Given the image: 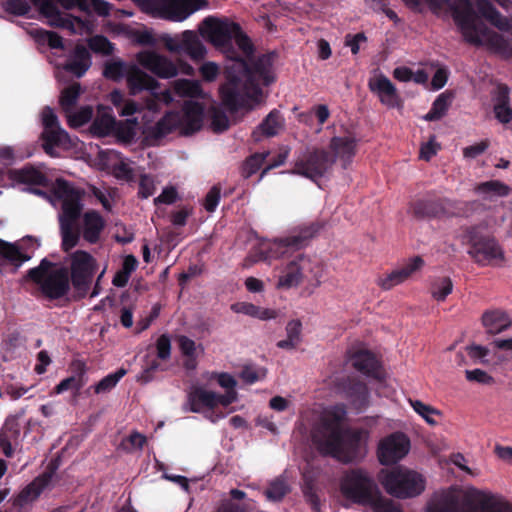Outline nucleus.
Here are the masks:
<instances>
[{"label":"nucleus","instance_id":"1","mask_svg":"<svg viewBox=\"0 0 512 512\" xmlns=\"http://www.w3.org/2000/svg\"><path fill=\"white\" fill-rule=\"evenodd\" d=\"M347 410L344 404L325 409L313 432V441L321 454L348 464L361 461L367 452L368 432L345 427Z\"/></svg>","mask_w":512,"mask_h":512},{"label":"nucleus","instance_id":"2","mask_svg":"<svg viewBox=\"0 0 512 512\" xmlns=\"http://www.w3.org/2000/svg\"><path fill=\"white\" fill-rule=\"evenodd\" d=\"M274 54H263L249 66L241 57H232L226 66V82L220 87L222 105L231 113L249 105L262 95L261 84L268 86L274 81L272 75Z\"/></svg>","mask_w":512,"mask_h":512},{"label":"nucleus","instance_id":"3","mask_svg":"<svg viewBox=\"0 0 512 512\" xmlns=\"http://www.w3.org/2000/svg\"><path fill=\"white\" fill-rule=\"evenodd\" d=\"M418 4L419 0H404ZM432 9L448 6L453 20L465 42L474 46H486L504 57L512 55V46L502 35L491 30L477 15L470 0H427Z\"/></svg>","mask_w":512,"mask_h":512},{"label":"nucleus","instance_id":"4","mask_svg":"<svg viewBox=\"0 0 512 512\" xmlns=\"http://www.w3.org/2000/svg\"><path fill=\"white\" fill-rule=\"evenodd\" d=\"M26 278L38 285L41 293L49 300H58L71 289L68 268L43 258L37 267L28 270Z\"/></svg>","mask_w":512,"mask_h":512},{"label":"nucleus","instance_id":"5","mask_svg":"<svg viewBox=\"0 0 512 512\" xmlns=\"http://www.w3.org/2000/svg\"><path fill=\"white\" fill-rule=\"evenodd\" d=\"M378 480L389 495L399 499L420 495L426 485L422 474L403 466L382 469L379 472Z\"/></svg>","mask_w":512,"mask_h":512},{"label":"nucleus","instance_id":"6","mask_svg":"<svg viewBox=\"0 0 512 512\" xmlns=\"http://www.w3.org/2000/svg\"><path fill=\"white\" fill-rule=\"evenodd\" d=\"M203 106L197 101H185L181 111L167 112L155 125L154 135L164 137L176 129L192 134L202 127Z\"/></svg>","mask_w":512,"mask_h":512},{"label":"nucleus","instance_id":"7","mask_svg":"<svg viewBox=\"0 0 512 512\" xmlns=\"http://www.w3.org/2000/svg\"><path fill=\"white\" fill-rule=\"evenodd\" d=\"M340 491L344 498L352 503L366 506L380 489L366 469L357 467L343 474L340 480Z\"/></svg>","mask_w":512,"mask_h":512},{"label":"nucleus","instance_id":"8","mask_svg":"<svg viewBox=\"0 0 512 512\" xmlns=\"http://www.w3.org/2000/svg\"><path fill=\"white\" fill-rule=\"evenodd\" d=\"M226 389L224 394L205 389V386H192L188 394V404L190 410L195 413H207L206 417L212 422L224 418L225 414L215 412V408L222 406L228 407L237 400L236 386H224Z\"/></svg>","mask_w":512,"mask_h":512},{"label":"nucleus","instance_id":"9","mask_svg":"<svg viewBox=\"0 0 512 512\" xmlns=\"http://www.w3.org/2000/svg\"><path fill=\"white\" fill-rule=\"evenodd\" d=\"M144 11L154 17L172 22H182L196 11L207 6L206 0H134Z\"/></svg>","mask_w":512,"mask_h":512},{"label":"nucleus","instance_id":"10","mask_svg":"<svg viewBox=\"0 0 512 512\" xmlns=\"http://www.w3.org/2000/svg\"><path fill=\"white\" fill-rule=\"evenodd\" d=\"M70 283L78 298L87 296L98 269L97 260L87 251L76 250L68 254Z\"/></svg>","mask_w":512,"mask_h":512},{"label":"nucleus","instance_id":"11","mask_svg":"<svg viewBox=\"0 0 512 512\" xmlns=\"http://www.w3.org/2000/svg\"><path fill=\"white\" fill-rule=\"evenodd\" d=\"M468 255L480 266L493 264L504 259V251L497 240L478 227H471L466 233Z\"/></svg>","mask_w":512,"mask_h":512},{"label":"nucleus","instance_id":"12","mask_svg":"<svg viewBox=\"0 0 512 512\" xmlns=\"http://www.w3.org/2000/svg\"><path fill=\"white\" fill-rule=\"evenodd\" d=\"M334 164L335 157H332L329 151L312 148L297 158L292 173L317 181L330 173Z\"/></svg>","mask_w":512,"mask_h":512},{"label":"nucleus","instance_id":"13","mask_svg":"<svg viewBox=\"0 0 512 512\" xmlns=\"http://www.w3.org/2000/svg\"><path fill=\"white\" fill-rule=\"evenodd\" d=\"M127 85L132 95H136L143 90H147L151 93V99L146 103V107L150 111H158L159 102L168 105L173 101L170 90L157 92L159 82L137 67H132L131 71L128 73Z\"/></svg>","mask_w":512,"mask_h":512},{"label":"nucleus","instance_id":"14","mask_svg":"<svg viewBox=\"0 0 512 512\" xmlns=\"http://www.w3.org/2000/svg\"><path fill=\"white\" fill-rule=\"evenodd\" d=\"M53 192L55 197L62 201L59 223L75 224L83 209L81 201L84 192L76 189L70 182L61 178L55 181Z\"/></svg>","mask_w":512,"mask_h":512},{"label":"nucleus","instance_id":"15","mask_svg":"<svg viewBox=\"0 0 512 512\" xmlns=\"http://www.w3.org/2000/svg\"><path fill=\"white\" fill-rule=\"evenodd\" d=\"M162 42L168 51L184 53L195 62L203 60L207 52L198 34L192 30H185L175 36L166 34Z\"/></svg>","mask_w":512,"mask_h":512},{"label":"nucleus","instance_id":"16","mask_svg":"<svg viewBox=\"0 0 512 512\" xmlns=\"http://www.w3.org/2000/svg\"><path fill=\"white\" fill-rule=\"evenodd\" d=\"M204 22L209 27L211 42L215 46L222 48L230 60L231 56L234 58L238 57V54L232 47V41L236 33H239L240 25L235 22L219 21L212 17L206 18Z\"/></svg>","mask_w":512,"mask_h":512},{"label":"nucleus","instance_id":"17","mask_svg":"<svg viewBox=\"0 0 512 512\" xmlns=\"http://www.w3.org/2000/svg\"><path fill=\"white\" fill-rule=\"evenodd\" d=\"M348 362L360 374L377 381L386 380V371L378 357L367 349L349 352Z\"/></svg>","mask_w":512,"mask_h":512},{"label":"nucleus","instance_id":"18","mask_svg":"<svg viewBox=\"0 0 512 512\" xmlns=\"http://www.w3.org/2000/svg\"><path fill=\"white\" fill-rule=\"evenodd\" d=\"M410 449V440L402 432H395L384 439L378 445L377 456L382 465L397 463L404 458Z\"/></svg>","mask_w":512,"mask_h":512},{"label":"nucleus","instance_id":"19","mask_svg":"<svg viewBox=\"0 0 512 512\" xmlns=\"http://www.w3.org/2000/svg\"><path fill=\"white\" fill-rule=\"evenodd\" d=\"M56 468L57 467L51 463L44 473L36 477L19 492V494L14 498L13 506L16 508H23L35 501L43 490L50 484Z\"/></svg>","mask_w":512,"mask_h":512},{"label":"nucleus","instance_id":"20","mask_svg":"<svg viewBox=\"0 0 512 512\" xmlns=\"http://www.w3.org/2000/svg\"><path fill=\"white\" fill-rule=\"evenodd\" d=\"M138 62L145 69L162 79H169L177 76V66L167 57L154 51H146L138 54Z\"/></svg>","mask_w":512,"mask_h":512},{"label":"nucleus","instance_id":"21","mask_svg":"<svg viewBox=\"0 0 512 512\" xmlns=\"http://www.w3.org/2000/svg\"><path fill=\"white\" fill-rule=\"evenodd\" d=\"M30 1L38 9L39 13L48 19V24L52 27L63 28L76 33L75 22L79 25L82 24L79 18L63 16L53 0Z\"/></svg>","mask_w":512,"mask_h":512},{"label":"nucleus","instance_id":"22","mask_svg":"<svg viewBox=\"0 0 512 512\" xmlns=\"http://www.w3.org/2000/svg\"><path fill=\"white\" fill-rule=\"evenodd\" d=\"M21 427L20 418L10 415L0 429V449L8 458L14 455L15 448L20 444Z\"/></svg>","mask_w":512,"mask_h":512},{"label":"nucleus","instance_id":"23","mask_svg":"<svg viewBox=\"0 0 512 512\" xmlns=\"http://www.w3.org/2000/svg\"><path fill=\"white\" fill-rule=\"evenodd\" d=\"M369 89L377 94L380 102L388 108H399L402 100L391 80L383 74L369 81Z\"/></svg>","mask_w":512,"mask_h":512},{"label":"nucleus","instance_id":"24","mask_svg":"<svg viewBox=\"0 0 512 512\" xmlns=\"http://www.w3.org/2000/svg\"><path fill=\"white\" fill-rule=\"evenodd\" d=\"M357 142V138L352 133L331 138L329 143L333 152L331 156L335 157V161L338 159L341 162L343 169H347L352 162L356 154Z\"/></svg>","mask_w":512,"mask_h":512},{"label":"nucleus","instance_id":"25","mask_svg":"<svg viewBox=\"0 0 512 512\" xmlns=\"http://www.w3.org/2000/svg\"><path fill=\"white\" fill-rule=\"evenodd\" d=\"M92 65V57L87 47L78 44L70 52L62 68L64 71L81 78Z\"/></svg>","mask_w":512,"mask_h":512},{"label":"nucleus","instance_id":"26","mask_svg":"<svg viewBox=\"0 0 512 512\" xmlns=\"http://www.w3.org/2000/svg\"><path fill=\"white\" fill-rule=\"evenodd\" d=\"M321 225L310 223L299 228L297 232L287 237L275 240L274 246L277 249L291 248L299 250L308 245L309 241L320 231Z\"/></svg>","mask_w":512,"mask_h":512},{"label":"nucleus","instance_id":"27","mask_svg":"<svg viewBox=\"0 0 512 512\" xmlns=\"http://www.w3.org/2000/svg\"><path fill=\"white\" fill-rule=\"evenodd\" d=\"M424 266V260L420 256H415L410 259L402 267L393 270L385 278L380 279L378 284L384 290H390L394 286L399 285L406 281L416 271L420 270Z\"/></svg>","mask_w":512,"mask_h":512},{"label":"nucleus","instance_id":"28","mask_svg":"<svg viewBox=\"0 0 512 512\" xmlns=\"http://www.w3.org/2000/svg\"><path fill=\"white\" fill-rule=\"evenodd\" d=\"M308 263V260L303 254H300L296 259L290 261L279 276L276 287L278 289H290L298 286L303 278V270Z\"/></svg>","mask_w":512,"mask_h":512},{"label":"nucleus","instance_id":"29","mask_svg":"<svg viewBox=\"0 0 512 512\" xmlns=\"http://www.w3.org/2000/svg\"><path fill=\"white\" fill-rule=\"evenodd\" d=\"M478 12L493 26L507 32L512 39V19L503 16L488 0H475Z\"/></svg>","mask_w":512,"mask_h":512},{"label":"nucleus","instance_id":"30","mask_svg":"<svg viewBox=\"0 0 512 512\" xmlns=\"http://www.w3.org/2000/svg\"><path fill=\"white\" fill-rule=\"evenodd\" d=\"M446 202L447 200L427 195L425 198L414 201L411 204V210L417 218L437 217L445 213Z\"/></svg>","mask_w":512,"mask_h":512},{"label":"nucleus","instance_id":"31","mask_svg":"<svg viewBox=\"0 0 512 512\" xmlns=\"http://www.w3.org/2000/svg\"><path fill=\"white\" fill-rule=\"evenodd\" d=\"M117 125V121L110 107L99 106L97 115L90 126V132L97 137L110 135Z\"/></svg>","mask_w":512,"mask_h":512},{"label":"nucleus","instance_id":"32","mask_svg":"<svg viewBox=\"0 0 512 512\" xmlns=\"http://www.w3.org/2000/svg\"><path fill=\"white\" fill-rule=\"evenodd\" d=\"M42 148L46 154L56 157V147H67L70 144L68 133L61 127L44 129L41 133Z\"/></svg>","mask_w":512,"mask_h":512},{"label":"nucleus","instance_id":"33","mask_svg":"<svg viewBox=\"0 0 512 512\" xmlns=\"http://www.w3.org/2000/svg\"><path fill=\"white\" fill-rule=\"evenodd\" d=\"M105 227L103 217L97 211H88L83 216V238L90 244H95L100 239V234Z\"/></svg>","mask_w":512,"mask_h":512},{"label":"nucleus","instance_id":"34","mask_svg":"<svg viewBox=\"0 0 512 512\" xmlns=\"http://www.w3.org/2000/svg\"><path fill=\"white\" fill-rule=\"evenodd\" d=\"M482 324L489 334H499L512 325V320L503 311H486L482 316Z\"/></svg>","mask_w":512,"mask_h":512},{"label":"nucleus","instance_id":"35","mask_svg":"<svg viewBox=\"0 0 512 512\" xmlns=\"http://www.w3.org/2000/svg\"><path fill=\"white\" fill-rule=\"evenodd\" d=\"M12 178L21 184L47 186L48 178L40 170L33 166H25L12 172Z\"/></svg>","mask_w":512,"mask_h":512},{"label":"nucleus","instance_id":"36","mask_svg":"<svg viewBox=\"0 0 512 512\" xmlns=\"http://www.w3.org/2000/svg\"><path fill=\"white\" fill-rule=\"evenodd\" d=\"M291 487L284 476H278L268 483L264 495L269 501L280 502L289 494Z\"/></svg>","mask_w":512,"mask_h":512},{"label":"nucleus","instance_id":"37","mask_svg":"<svg viewBox=\"0 0 512 512\" xmlns=\"http://www.w3.org/2000/svg\"><path fill=\"white\" fill-rule=\"evenodd\" d=\"M174 93L179 97L201 98L203 91L197 80L177 79L173 82Z\"/></svg>","mask_w":512,"mask_h":512},{"label":"nucleus","instance_id":"38","mask_svg":"<svg viewBox=\"0 0 512 512\" xmlns=\"http://www.w3.org/2000/svg\"><path fill=\"white\" fill-rule=\"evenodd\" d=\"M475 191L483 195L486 199L493 197H505L509 194L510 188L499 180H490L482 182L475 187Z\"/></svg>","mask_w":512,"mask_h":512},{"label":"nucleus","instance_id":"39","mask_svg":"<svg viewBox=\"0 0 512 512\" xmlns=\"http://www.w3.org/2000/svg\"><path fill=\"white\" fill-rule=\"evenodd\" d=\"M29 259L30 257L24 255L18 246L0 239V260H6L18 268Z\"/></svg>","mask_w":512,"mask_h":512},{"label":"nucleus","instance_id":"40","mask_svg":"<svg viewBox=\"0 0 512 512\" xmlns=\"http://www.w3.org/2000/svg\"><path fill=\"white\" fill-rule=\"evenodd\" d=\"M284 120L281 113L274 109L272 110L265 119L260 123L258 129L263 135L267 137L276 136L279 131L283 128Z\"/></svg>","mask_w":512,"mask_h":512},{"label":"nucleus","instance_id":"41","mask_svg":"<svg viewBox=\"0 0 512 512\" xmlns=\"http://www.w3.org/2000/svg\"><path fill=\"white\" fill-rule=\"evenodd\" d=\"M427 512H460V503L456 496L443 494L427 507Z\"/></svg>","mask_w":512,"mask_h":512},{"label":"nucleus","instance_id":"42","mask_svg":"<svg viewBox=\"0 0 512 512\" xmlns=\"http://www.w3.org/2000/svg\"><path fill=\"white\" fill-rule=\"evenodd\" d=\"M512 505L493 497L484 498L479 506H471L463 512H511Z\"/></svg>","mask_w":512,"mask_h":512},{"label":"nucleus","instance_id":"43","mask_svg":"<svg viewBox=\"0 0 512 512\" xmlns=\"http://www.w3.org/2000/svg\"><path fill=\"white\" fill-rule=\"evenodd\" d=\"M451 105V97L442 93L432 104L430 111L424 116L426 121H437L446 115Z\"/></svg>","mask_w":512,"mask_h":512},{"label":"nucleus","instance_id":"44","mask_svg":"<svg viewBox=\"0 0 512 512\" xmlns=\"http://www.w3.org/2000/svg\"><path fill=\"white\" fill-rule=\"evenodd\" d=\"M453 290V282L449 277H438L430 286L432 297L437 301H444Z\"/></svg>","mask_w":512,"mask_h":512},{"label":"nucleus","instance_id":"45","mask_svg":"<svg viewBox=\"0 0 512 512\" xmlns=\"http://www.w3.org/2000/svg\"><path fill=\"white\" fill-rule=\"evenodd\" d=\"M33 35L39 44H47L51 49H64L63 38L54 31L35 29Z\"/></svg>","mask_w":512,"mask_h":512},{"label":"nucleus","instance_id":"46","mask_svg":"<svg viewBox=\"0 0 512 512\" xmlns=\"http://www.w3.org/2000/svg\"><path fill=\"white\" fill-rule=\"evenodd\" d=\"M365 507H369L373 512H402L400 506L393 500L384 497L381 491Z\"/></svg>","mask_w":512,"mask_h":512},{"label":"nucleus","instance_id":"47","mask_svg":"<svg viewBox=\"0 0 512 512\" xmlns=\"http://www.w3.org/2000/svg\"><path fill=\"white\" fill-rule=\"evenodd\" d=\"M80 94L81 85L77 82L72 83L62 90L60 96V105L66 112H68L76 105Z\"/></svg>","mask_w":512,"mask_h":512},{"label":"nucleus","instance_id":"48","mask_svg":"<svg viewBox=\"0 0 512 512\" xmlns=\"http://www.w3.org/2000/svg\"><path fill=\"white\" fill-rule=\"evenodd\" d=\"M268 154V152L255 153L248 157L241 167L242 177L248 179L254 175L260 169Z\"/></svg>","mask_w":512,"mask_h":512},{"label":"nucleus","instance_id":"49","mask_svg":"<svg viewBox=\"0 0 512 512\" xmlns=\"http://www.w3.org/2000/svg\"><path fill=\"white\" fill-rule=\"evenodd\" d=\"M88 48L96 54L110 56L114 52V45L103 35H95L88 39Z\"/></svg>","mask_w":512,"mask_h":512},{"label":"nucleus","instance_id":"50","mask_svg":"<svg viewBox=\"0 0 512 512\" xmlns=\"http://www.w3.org/2000/svg\"><path fill=\"white\" fill-rule=\"evenodd\" d=\"M130 71L131 69L128 72L126 71V65L121 60L108 61L104 65L103 76L113 81H119L125 75L127 77Z\"/></svg>","mask_w":512,"mask_h":512},{"label":"nucleus","instance_id":"51","mask_svg":"<svg viewBox=\"0 0 512 512\" xmlns=\"http://www.w3.org/2000/svg\"><path fill=\"white\" fill-rule=\"evenodd\" d=\"M1 7L6 13L16 17L26 16L31 11L27 0H5L1 3Z\"/></svg>","mask_w":512,"mask_h":512},{"label":"nucleus","instance_id":"52","mask_svg":"<svg viewBox=\"0 0 512 512\" xmlns=\"http://www.w3.org/2000/svg\"><path fill=\"white\" fill-rule=\"evenodd\" d=\"M266 374L267 370L265 368L254 364H248L242 368L240 377L244 382L252 384L255 382L264 381Z\"/></svg>","mask_w":512,"mask_h":512},{"label":"nucleus","instance_id":"53","mask_svg":"<svg viewBox=\"0 0 512 512\" xmlns=\"http://www.w3.org/2000/svg\"><path fill=\"white\" fill-rule=\"evenodd\" d=\"M74 225L75 224L70 223H60L62 248L66 252L75 247L79 241V234L74 231Z\"/></svg>","mask_w":512,"mask_h":512},{"label":"nucleus","instance_id":"54","mask_svg":"<svg viewBox=\"0 0 512 512\" xmlns=\"http://www.w3.org/2000/svg\"><path fill=\"white\" fill-rule=\"evenodd\" d=\"M93 116V109L90 106L82 107L78 112L69 115L68 122L71 127H80L88 123Z\"/></svg>","mask_w":512,"mask_h":512},{"label":"nucleus","instance_id":"55","mask_svg":"<svg viewBox=\"0 0 512 512\" xmlns=\"http://www.w3.org/2000/svg\"><path fill=\"white\" fill-rule=\"evenodd\" d=\"M234 41L247 58L253 55L254 46L250 38L242 31L241 27H239V33H236Z\"/></svg>","mask_w":512,"mask_h":512},{"label":"nucleus","instance_id":"56","mask_svg":"<svg viewBox=\"0 0 512 512\" xmlns=\"http://www.w3.org/2000/svg\"><path fill=\"white\" fill-rule=\"evenodd\" d=\"M230 122L227 115L219 110H215L211 117V128L216 133H221L229 128Z\"/></svg>","mask_w":512,"mask_h":512},{"label":"nucleus","instance_id":"57","mask_svg":"<svg viewBox=\"0 0 512 512\" xmlns=\"http://www.w3.org/2000/svg\"><path fill=\"white\" fill-rule=\"evenodd\" d=\"M156 190L154 179L149 175H141L139 181L138 195L143 199H147L154 194Z\"/></svg>","mask_w":512,"mask_h":512},{"label":"nucleus","instance_id":"58","mask_svg":"<svg viewBox=\"0 0 512 512\" xmlns=\"http://www.w3.org/2000/svg\"><path fill=\"white\" fill-rule=\"evenodd\" d=\"M411 406L417 412L419 415H421L427 423L434 424L435 420L431 418L432 414L436 413V410L433 409L431 406L424 404L423 402L419 400H410Z\"/></svg>","mask_w":512,"mask_h":512},{"label":"nucleus","instance_id":"59","mask_svg":"<svg viewBox=\"0 0 512 512\" xmlns=\"http://www.w3.org/2000/svg\"><path fill=\"white\" fill-rule=\"evenodd\" d=\"M177 198H178V193H177V190L175 187H173V186L165 187L163 189V191L161 192V194L159 196H157L156 198H154V204L155 205H159V204L170 205V204L175 203Z\"/></svg>","mask_w":512,"mask_h":512},{"label":"nucleus","instance_id":"60","mask_svg":"<svg viewBox=\"0 0 512 512\" xmlns=\"http://www.w3.org/2000/svg\"><path fill=\"white\" fill-rule=\"evenodd\" d=\"M221 197L220 188L213 186L205 197L204 208L208 212H214L217 208Z\"/></svg>","mask_w":512,"mask_h":512},{"label":"nucleus","instance_id":"61","mask_svg":"<svg viewBox=\"0 0 512 512\" xmlns=\"http://www.w3.org/2000/svg\"><path fill=\"white\" fill-rule=\"evenodd\" d=\"M157 356L162 360H166L170 357L171 354V341L170 338L163 334L161 335L156 342Z\"/></svg>","mask_w":512,"mask_h":512},{"label":"nucleus","instance_id":"62","mask_svg":"<svg viewBox=\"0 0 512 512\" xmlns=\"http://www.w3.org/2000/svg\"><path fill=\"white\" fill-rule=\"evenodd\" d=\"M489 147L488 140H483L479 143L467 146L463 149V156L465 158L474 159L484 153Z\"/></svg>","mask_w":512,"mask_h":512},{"label":"nucleus","instance_id":"63","mask_svg":"<svg viewBox=\"0 0 512 512\" xmlns=\"http://www.w3.org/2000/svg\"><path fill=\"white\" fill-rule=\"evenodd\" d=\"M215 512H249L246 505L238 504L232 500H222L216 508Z\"/></svg>","mask_w":512,"mask_h":512},{"label":"nucleus","instance_id":"64","mask_svg":"<svg viewBox=\"0 0 512 512\" xmlns=\"http://www.w3.org/2000/svg\"><path fill=\"white\" fill-rule=\"evenodd\" d=\"M494 114L501 123H509L512 119V108L509 104H494Z\"/></svg>","mask_w":512,"mask_h":512}]
</instances>
